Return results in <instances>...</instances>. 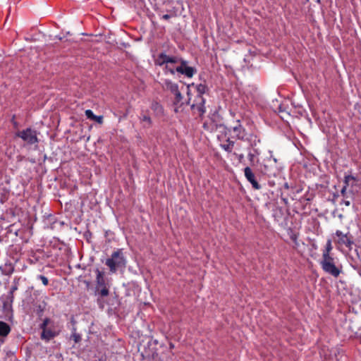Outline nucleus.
<instances>
[{"instance_id": "1", "label": "nucleus", "mask_w": 361, "mask_h": 361, "mask_svg": "<svg viewBox=\"0 0 361 361\" xmlns=\"http://www.w3.org/2000/svg\"><path fill=\"white\" fill-rule=\"evenodd\" d=\"M106 265L109 268L111 273H116L120 270L124 271L126 267L127 260L121 249L114 252L111 257L106 259Z\"/></svg>"}, {"instance_id": "2", "label": "nucleus", "mask_w": 361, "mask_h": 361, "mask_svg": "<svg viewBox=\"0 0 361 361\" xmlns=\"http://www.w3.org/2000/svg\"><path fill=\"white\" fill-rule=\"evenodd\" d=\"M319 264L324 272L334 277H338L342 272V266L338 264L336 259L332 256L322 257Z\"/></svg>"}, {"instance_id": "3", "label": "nucleus", "mask_w": 361, "mask_h": 361, "mask_svg": "<svg viewBox=\"0 0 361 361\" xmlns=\"http://www.w3.org/2000/svg\"><path fill=\"white\" fill-rule=\"evenodd\" d=\"M195 88L197 92V95L195 98V103L192 104L191 108L192 109L197 110L200 114L202 115L206 111V108L204 106L205 99L203 98L202 94H204L208 90V88L204 84L197 85Z\"/></svg>"}, {"instance_id": "4", "label": "nucleus", "mask_w": 361, "mask_h": 361, "mask_svg": "<svg viewBox=\"0 0 361 361\" xmlns=\"http://www.w3.org/2000/svg\"><path fill=\"white\" fill-rule=\"evenodd\" d=\"M96 273V282H97V290L99 294L102 297H106L109 295V287L104 278V274L99 269L95 270Z\"/></svg>"}, {"instance_id": "5", "label": "nucleus", "mask_w": 361, "mask_h": 361, "mask_svg": "<svg viewBox=\"0 0 361 361\" xmlns=\"http://www.w3.org/2000/svg\"><path fill=\"white\" fill-rule=\"evenodd\" d=\"M335 243L338 245V247H346L351 249L353 244L352 236L349 233H343L342 231L337 230L335 232Z\"/></svg>"}, {"instance_id": "6", "label": "nucleus", "mask_w": 361, "mask_h": 361, "mask_svg": "<svg viewBox=\"0 0 361 361\" xmlns=\"http://www.w3.org/2000/svg\"><path fill=\"white\" fill-rule=\"evenodd\" d=\"M176 73H180L188 78H191L196 73L195 68L188 66V62L181 60L180 64L176 67Z\"/></svg>"}, {"instance_id": "7", "label": "nucleus", "mask_w": 361, "mask_h": 361, "mask_svg": "<svg viewBox=\"0 0 361 361\" xmlns=\"http://www.w3.org/2000/svg\"><path fill=\"white\" fill-rule=\"evenodd\" d=\"M181 60H183V59L181 58L173 56H169L166 54L165 53H161L158 55L155 63L157 65L161 66L164 65V63L180 64Z\"/></svg>"}, {"instance_id": "8", "label": "nucleus", "mask_w": 361, "mask_h": 361, "mask_svg": "<svg viewBox=\"0 0 361 361\" xmlns=\"http://www.w3.org/2000/svg\"><path fill=\"white\" fill-rule=\"evenodd\" d=\"M18 136L22 138L25 142L31 145L38 141L36 131L30 128L20 132Z\"/></svg>"}, {"instance_id": "9", "label": "nucleus", "mask_w": 361, "mask_h": 361, "mask_svg": "<svg viewBox=\"0 0 361 361\" xmlns=\"http://www.w3.org/2000/svg\"><path fill=\"white\" fill-rule=\"evenodd\" d=\"M244 173L246 179L252 184L255 189L258 190L260 188V185L255 180V174L250 167L247 166L245 168Z\"/></svg>"}, {"instance_id": "10", "label": "nucleus", "mask_w": 361, "mask_h": 361, "mask_svg": "<svg viewBox=\"0 0 361 361\" xmlns=\"http://www.w3.org/2000/svg\"><path fill=\"white\" fill-rule=\"evenodd\" d=\"M204 127L205 128H208V129H210L211 130H219L220 133H221L222 134L221 135H218L217 137H218V139L221 141V139L223 138L224 135L223 134H224L225 137L226 136V134L228 131V128L223 124H216L215 125V126H212L211 128H209L207 127V123H204Z\"/></svg>"}, {"instance_id": "11", "label": "nucleus", "mask_w": 361, "mask_h": 361, "mask_svg": "<svg viewBox=\"0 0 361 361\" xmlns=\"http://www.w3.org/2000/svg\"><path fill=\"white\" fill-rule=\"evenodd\" d=\"M236 125L233 127V131L236 134V137L239 140H245V130L240 123V121H236Z\"/></svg>"}, {"instance_id": "12", "label": "nucleus", "mask_w": 361, "mask_h": 361, "mask_svg": "<svg viewBox=\"0 0 361 361\" xmlns=\"http://www.w3.org/2000/svg\"><path fill=\"white\" fill-rule=\"evenodd\" d=\"M161 85L164 90L170 91L172 94L178 90V84L168 79L164 80Z\"/></svg>"}, {"instance_id": "13", "label": "nucleus", "mask_w": 361, "mask_h": 361, "mask_svg": "<svg viewBox=\"0 0 361 361\" xmlns=\"http://www.w3.org/2000/svg\"><path fill=\"white\" fill-rule=\"evenodd\" d=\"M59 334V331L53 330L51 328L47 329L45 331H42L41 338L47 341H50Z\"/></svg>"}, {"instance_id": "14", "label": "nucleus", "mask_w": 361, "mask_h": 361, "mask_svg": "<svg viewBox=\"0 0 361 361\" xmlns=\"http://www.w3.org/2000/svg\"><path fill=\"white\" fill-rule=\"evenodd\" d=\"M355 180V176L352 175L345 176L344 178V185L343 186L341 193L343 197H348L347 188L350 186V182Z\"/></svg>"}, {"instance_id": "15", "label": "nucleus", "mask_w": 361, "mask_h": 361, "mask_svg": "<svg viewBox=\"0 0 361 361\" xmlns=\"http://www.w3.org/2000/svg\"><path fill=\"white\" fill-rule=\"evenodd\" d=\"M139 119L143 128H149L152 126V121L148 114L142 112L139 116Z\"/></svg>"}, {"instance_id": "16", "label": "nucleus", "mask_w": 361, "mask_h": 361, "mask_svg": "<svg viewBox=\"0 0 361 361\" xmlns=\"http://www.w3.org/2000/svg\"><path fill=\"white\" fill-rule=\"evenodd\" d=\"M234 146V142L229 137L226 140L225 143H221L220 147L227 152H231Z\"/></svg>"}, {"instance_id": "17", "label": "nucleus", "mask_w": 361, "mask_h": 361, "mask_svg": "<svg viewBox=\"0 0 361 361\" xmlns=\"http://www.w3.org/2000/svg\"><path fill=\"white\" fill-rule=\"evenodd\" d=\"M11 331L10 326L4 322L0 321V336H7Z\"/></svg>"}, {"instance_id": "18", "label": "nucleus", "mask_w": 361, "mask_h": 361, "mask_svg": "<svg viewBox=\"0 0 361 361\" xmlns=\"http://www.w3.org/2000/svg\"><path fill=\"white\" fill-rule=\"evenodd\" d=\"M332 249H333V247H332L331 240L329 239L326 241L324 250L322 251V257L331 256L330 252L332 250Z\"/></svg>"}, {"instance_id": "19", "label": "nucleus", "mask_w": 361, "mask_h": 361, "mask_svg": "<svg viewBox=\"0 0 361 361\" xmlns=\"http://www.w3.org/2000/svg\"><path fill=\"white\" fill-rule=\"evenodd\" d=\"M245 140L250 142L252 146H256L258 143L260 142V140L258 138L257 135L254 133L249 135L247 137L246 135Z\"/></svg>"}, {"instance_id": "20", "label": "nucleus", "mask_w": 361, "mask_h": 361, "mask_svg": "<svg viewBox=\"0 0 361 361\" xmlns=\"http://www.w3.org/2000/svg\"><path fill=\"white\" fill-rule=\"evenodd\" d=\"M288 235L290 236V238L294 243L295 245L298 246V245H299L298 241V234L293 232L292 230L290 229V231L288 232Z\"/></svg>"}, {"instance_id": "21", "label": "nucleus", "mask_w": 361, "mask_h": 361, "mask_svg": "<svg viewBox=\"0 0 361 361\" xmlns=\"http://www.w3.org/2000/svg\"><path fill=\"white\" fill-rule=\"evenodd\" d=\"M165 68L164 71L166 73H170L171 75H175L176 73V68L171 66L172 64L164 63Z\"/></svg>"}, {"instance_id": "22", "label": "nucleus", "mask_w": 361, "mask_h": 361, "mask_svg": "<svg viewBox=\"0 0 361 361\" xmlns=\"http://www.w3.org/2000/svg\"><path fill=\"white\" fill-rule=\"evenodd\" d=\"M175 96V104H180L182 99H183V96H182V94L181 92H180L179 89L177 90V92H175L174 93H173Z\"/></svg>"}, {"instance_id": "23", "label": "nucleus", "mask_w": 361, "mask_h": 361, "mask_svg": "<svg viewBox=\"0 0 361 361\" xmlns=\"http://www.w3.org/2000/svg\"><path fill=\"white\" fill-rule=\"evenodd\" d=\"M50 323V319L48 318H46L44 319L43 322L40 325V328L42 329V331H45L47 329H48L47 326Z\"/></svg>"}, {"instance_id": "24", "label": "nucleus", "mask_w": 361, "mask_h": 361, "mask_svg": "<svg viewBox=\"0 0 361 361\" xmlns=\"http://www.w3.org/2000/svg\"><path fill=\"white\" fill-rule=\"evenodd\" d=\"M50 323V319L48 318H46L44 319L43 322L40 325V328L42 329V331H45L47 329H48L47 326Z\"/></svg>"}, {"instance_id": "25", "label": "nucleus", "mask_w": 361, "mask_h": 361, "mask_svg": "<svg viewBox=\"0 0 361 361\" xmlns=\"http://www.w3.org/2000/svg\"><path fill=\"white\" fill-rule=\"evenodd\" d=\"M85 116L88 119H90L92 121L94 120L95 115L94 114L93 111L90 109H87L85 111Z\"/></svg>"}, {"instance_id": "26", "label": "nucleus", "mask_w": 361, "mask_h": 361, "mask_svg": "<svg viewBox=\"0 0 361 361\" xmlns=\"http://www.w3.org/2000/svg\"><path fill=\"white\" fill-rule=\"evenodd\" d=\"M38 279H39L42 283L44 285V286H47L48 285V283H49V281H48V279L43 276V275H39L38 276Z\"/></svg>"}, {"instance_id": "27", "label": "nucleus", "mask_w": 361, "mask_h": 361, "mask_svg": "<svg viewBox=\"0 0 361 361\" xmlns=\"http://www.w3.org/2000/svg\"><path fill=\"white\" fill-rule=\"evenodd\" d=\"M97 123L102 124L103 123V116H94V120Z\"/></svg>"}, {"instance_id": "28", "label": "nucleus", "mask_w": 361, "mask_h": 361, "mask_svg": "<svg viewBox=\"0 0 361 361\" xmlns=\"http://www.w3.org/2000/svg\"><path fill=\"white\" fill-rule=\"evenodd\" d=\"M348 197H344V199L341 201V204H345V206L348 207L350 205V201L349 200H347Z\"/></svg>"}, {"instance_id": "29", "label": "nucleus", "mask_w": 361, "mask_h": 361, "mask_svg": "<svg viewBox=\"0 0 361 361\" xmlns=\"http://www.w3.org/2000/svg\"><path fill=\"white\" fill-rule=\"evenodd\" d=\"M72 337L75 343H78L80 340V336L76 333L73 334Z\"/></svg>"}, {"instance_id": "30", "label": "nucleus", "mask_w": 361, "mask_h": 361, "mask_svg": "<svg viewBox=\"0 0 361 361\" xmlns=\"http://www.w3.org/2000/svg\"><path fill=\"white\" fill-rule=\"evenodd\" d=\"M152 108L154 110L161 109V106L158 103H157V102H156V103L152 104Z\"/></svg>"}, {"instance_id": "31", "label": "nucleus", "mask_w": 361, "mask_h": 361, "mask_svg": "<svg viewBox=\"0 0 361 361\" xmlns=\"http://www.w3.org/2000/svg\"><path fill=\"white\" fill-rule=\"evenodd\" d=\"M357 181V178L355 177V180H353V181L352 180V181H350V186H349V187H350V188H353V187H354V185L356 184Z\"/></svg>"}, {"instance_id": "32", "label": "nucleus", "mask_w": 361, "mask_h": 361, "mask_svg": "<svg viewBox=\"0 0 361 361\" xmlns=\"http://www.w3.org/2000/svg\"><path fill=\"white\" fill-rule=\"evenodd\" d=\"M171 18V16L169 14H164L162 16V18L164 20H169Z\"/></svg>"}, {"instance_id": "33", "label": "nucleus", "mask_w": 361, "mask_h": 361, "mask_svg": "<svg viewBox=\"0 0 361 361\" xmlns=\"http://www.w3.org/2000/svg\"><path fill=\"white\" fill-rule=\"evenodd\" d=\"M283 111H284V109H282L281 106H279V112H283Z\"/></svg>"}, {"instance_id": "34", "label": "nucleus", "mask_w": 361, "mask_h": 361, "mask_svg": "<svg viewBox=\"0 0 361 361\" xmlns=\"http://www.w3.org/2000/svg\"><path fill=\"white\" fill-rule=\"evenodd\" d=\"M249 157H250V159H252L253 155H252V154H249Z\"/></svg>"}, {"instance_id": "35", "label": "nucleus", "mask_w": 361, "mask_h": 361, "mask_svg": "<svg viewBox=\"0 0 361 361\" xmlns=\"http://www.w3.org/2000/svg\"><path fill=\"white\" fill-rule=\"evenodd\" d=\"M273 160H274V161L275 163L277 161V159H276V158H274V157H273Z\"/></svg>"}, {"instance_id": "36", "label": "nucleus", "mask_w": 361, "mask_h": 361, "mask_svg": "<svg viewBox=\"0 0 361 361\" xmlns=\"http://www.w3.org/2000/svg\"><path fill=\"white\" fill-rule=\"evenodd\" d=\"M243 154H240V159H243Z\"/></svg>"}]
</instances>
